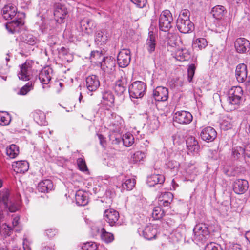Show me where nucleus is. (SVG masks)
<instances>
[{
    "mask_svg": "<svg viewBox=\"0 0 250 250\" xmlns=\"http://www.w3.org/2000/svg\"><path fill=\"white\" fill-rule=\"evenodd\" d=\"M205 250H222L221 246L214 242H210L206 245Z\"/></svg>",
    "mask_w": 250,
    "mask_h": 250,
    "instance_id": "6e6d98bb",
    "label": "nucleus"
},
{
    "mask_svg": "<svg viewBox=\"0 0 250 250\" xmlns=\"http://www.w3.org/2000/svg\"><path fill=\"white\" fill-rule=\"evenodd\" d=\"M157 44L156 35L152 31H149L146 41L145 47L149 54L155 51Z\"/></svg>",
    "mask_w": 250,
    "mask_h": 250,
    "instance_id": "aec40b11",
    "label": "nucleus"
},
{
    "mask_svg": "<svg viewBox=\"0 0 250 250\" xmlns=\"http://www.w3.org/2000/svg\"><path fill=\"white\" fill-rule=\"evenodd\" d=\"M167 166L171 169H177L179 167V164L175 160H168Z\"/></svg>",
    "mask_w": 250,
    "mask_h": 250,
    "instance_id": "4d7b16f0",
    "label": "nucleus"
},
{
    "mask_svg": "<svg viewBox=\"0 0 250 250\" xmlns=\"http://www.w3.org/2000/svg\"><path fill=\"white\" fill-rule=\"evenodd\" d=\"M80 24L82 30L85 31L89 34L91 33L92 30L95 27L94 21L90 19H83L82 20Z\"/></svg>",
    "mask_w": 250,
    "mask_h": 250,
    "instance_id": "c85d7f7f",
    "label": "nucleus"
},
{
    "mask_svg": "<svg viewBox=\"0 0 250 250\" xmlns=\"http://www.w3.org/2000/svg\"><path fill=\"white\" fill-rule=\"evenodd\" d=\"M127 87V81L125 79L123 78L116 82L114 86V90L117 95H121L126 91Z\"/></svg>",
    "mask_w": 250,
    "mask_h": 250,
    "instance_id": "a878e982",
    "label": "nucleus"
},
{
    "mask_svg": "<svg viewBox=\"0 0 250 250\" xmlns=\"http://www.w3.org/2000/svg\"><path fill=\"white\" fill-rule=\"evenodd\" d=\"M225 10L224 7L217 5L212 9L211 13L214 18L219 20L224 16Z\"/></svg>",
    "mask_w": 250,
    "mask_h": 250,
    "instance_id": "c9c22d12",
    "label": "nucleus"
},
{
    "mask_svg": "<svg viewBox=\"0 0 250 250\" xmlns=\"http://www.w3.org/2000/svg\"><path fill=\"white\" fill-rule=\"evenodd\" d=\"M130 51L128 49H123L119 52L117 56V62L121 67H125L130 62Z\"/></svg>",
    "mask_w": 250,
    "mask_h": 250,
    "instance_id": "1a4fd4ad",
    "label": "nucleus"
},
{
    "mask_svg": "<svg viewBox=\"0 0 250 250\" xmlns=\"http://www.w3.org/2000/svg\"><path fill=\"white\" fill-rule=\"evenodd\" d=\"M100 63L101 68L105 73L110 74L114 70L115 62L110 58L103 57Z\"/></svg>",
    "mask_w": 250,
    "mask_h": 250,
    "instance_id": "ddd939ff",
    "label": "nucleus"
},
{
    "mask_svg": "<svg viewBox=\"0 0 250 250\" xmlns=\"http://www.w3.org/2000/svg\"><path fill=\"white\" fill-rule=\"evenodd\" d=\"M34 120L39 124H43L44 122L45 115L43 112H36L34 115Z\"/></svg>",
    "mask_w": 250,
    "mask_h": 250,
    "instance_id": "3c124183",
    "label": "nucleus"
},
{
    "mask_svg": "<svg viewBox=\"0 0 250 250\" xmlns=\"http://www.w3.org/2000/svg\"><path fill=\"white\" fill-rule=\"evenodd\" d=\"M245 159L246 157L250 158V143L244 147Z\"/></svg>",
    "mask_w": 250,
    "mask_h": 250,
    "instance_id": "338daca9",
    "label": "nucleus"
},
{
    "mask_svg": "<svg viewBox=\"0 0 250 250\" xmlns=\"http://www.w3.org/2000/svg\"><path fill=\"white\" fill-rule=\"evenodd\" d=\"M24 24V21L21 18H19L16 20H13L7 23L5 25L6 28L9 32L14 33L19 32L20 28Z\"/></svg>",
    "mask_w": 250,
    "mask_h": 250,
    "instance_id": "6ab92c4d",
    "label": "nucleus"
},
{
    "mask_svg": "<svg viewBox=\"0 0 250 250\" xmlns=\"http://www.w3.org/2000/svg\"><path fill=\"white\" fill-rule=\"evenodd\" d=\"M46 233L49 237H52L57 233V230L56 229H48L46 230Z\"/></svg>",
    "mask_w": 250,
    "mask_h": 250,
    "instance_id": "69168bd1",
    "label": "nucleus"
},
{
    "mask_svg": "<svg viewBox=\"0 0 250 250\" xmlns=\"http://www.w3.org/2000/svg\"><path fill=\"white\" fill-rule=\"evenodd\" d=\"M20 71L18 73V76L20 80L22 81H28L30 79L32 75V64L30 62H26L20 66Z\"/></svg>",
    "mask_w": 250,
    "mask_h": 250,
    "instance_id": "423d86ee",
    "label": "nucleus"
},
{
    "mask_svg": "<svg viewBox=\"0 0 250 250\" xmlns=\"http://www.w3.org/2000/svg\"><path fill=\"white\" fill-rule=\"evenodd\" d=\"M179 229L177 228L173 232V235L177 238V240H180L182 238V234L179 231Z\"/></svg>",
    "mask_w": 250,
    "mask_h": 250,
    "instance_id": "774afa93",
    "label": "nucleus"
},
{
    "mask_svg": "<svg viewBox=\"0 0 250 250\" xmlns=\"http://www.w3.org/2000/svg\"><path fill=\"white\" fill-rule=\"evenodd\" d=\"M52 70L49 67H44L39 74V79L42 85V88H49L48 84L52 78Z\"/></svg>",
    "mask_w": 250,
    "mask_h": 250,
    "instance_id": "0eeeda50",
    "label": "nucleus"
},
{
    "mask_svg": "<svg viewBox=\"0 0 250 250\" xmlns=\"http://www.w3.org/2000/svg\"><path fill=\"white\" fill-rule=\"evenodd\" d=\"M171 202L167 201H162V200H158V204L159 207L164 208V209H168L170 208V205Z\"/></svg>",
    "mask_w": 250,
    "mask_h": 250,
    "instance_id": "680f3d73",
    "label": "nucleus"
},
{
    "mask_svg": "<svg viewBox=\"0 0 250 250\" xmlns=\"http://www.w3.org/2000/svg\"><path fill=\"white\" fill-rule=\"evenodd\" d=\"M233 122L229 117H227L221 123V127L224 129L228 130L232 127Z\"/></svg>",
    "mask_w": 250,
    "mask_h": 250,
    "instance_id": "de8ad7c7",
    "label": "nucleus"
},
{
    "mask_svg": "<svg viewBox=\"0 0 250 250\" xmlns=\"http://www.w3.org/2000/svg\"><path fill=\"white\" fill-rule=\"evenodd\" d=\"M196 67L195 64H191L189 65L188 69V78L189 82L192 81V78L194 75Z\"/></svg>",
    "mask_w": 250,
    "mask_h": 250,
    "instance_id": "8fccbe9b",
    "label": "nucleus"
},
{
    "mask_svg": "<svg viewBox=\"0 0 250 250\" xmlns=\"http://www.w3.org/2000/svg\"><path fill=\"white\" fill-rule=\"evenodd\" d=\"M236 78L238 82L243 83L247 78V68L244 63L239 64L236 68Z\"/></svg>",
    "mask_w": 250,
    "mask_h": 250,
    "instance_id": "4be33fe9",
    "label": "nucleus"
},
{
    "mask_svg": "<svg viewBox=\"0 0 250 250\" xmlns=\"http://www.w3.org/2000/svg\"><path fill=\"white\" fill-rule=\"evenodd\" d=\"M173 195L171 192H165L162 194L161 196L159 197L158 200L171 202L173 200Z\"/></svg>",
    "mask_w": 250,
    "mask_h": 250,
    "instance_id": "09e8293b",
    "label": "nucleus"
},
{
    "mask_svg": "<svg viewBox=\"0 0 250 250\" xmlns=\"http://www.w3.org/2000/svg\"><path fill=\"white\" fill-rule=\"evenodd\" d=\"M190 57L188 51L186 48L177 50L175 54V58L180 61H184L188 60Z\"/></svg>",
    "mask_w": 250,
    "mask_h": 250,
    "instance_id": "473e14b6",
    "label": "nucleus"
},
{
    "mask_svg": "<svg viewBox=\"0 0 250 250\" xmlns=\"http://www.w3.org/2000/svg\"><path fill=\"white\" fill-rule=\"evenodd\" d=\"M109 38V35L106 30L102 29L95 32L94 41L97 45H103L107 42Z\"/></svg>",
    "mask_w": 250,
    "mask_h": 250,
    "instance_id": "9d476101",
    "label": "nucleus"
},
{
    "mask_svg": "<svg viewBox=\"0 0 250 250\" xmlns=\"http://www.w3.org/2000/svg\"><path fill=\"white\" fill-rule=\"evenodd\" d=\"M208 45L207 40L203 38L196 39L193 42L192 46L194 49L201 50L205 49Z\"/></svg>",
    "mask_w": 250,
    "mask_h": 250,
    "instance_id": "f704fd0d",
    "label": "nucleus"
},
{
    "mask_svg": "<svg viewBox=\"0 0 250 250\" xmlns=\"http://www.w3.org/2000/svg\"><path fill=\"white\" fill-rule=\"evenodd\" d=\"M12 166L14 170L17 173H24L29 169V164L26 161L14 162Z\"/></svg>",
    "mask_w": 250,
    "mask_h": 250,
    "instance_id": "5701e85b",
    "label": "nucleus"
},
{
    "mask_svg": "<svg viewBox=\"0 0 250 250\" xmlns=\"http://www.w3.org/2000/svg\"><path fill=\"white\" fill-rule=\"evenodd\" d=\"M108 127L109 129L113 132L118 131L120 128L119 124L115 123L114 122H111L108 125Z\"/></svg>",
    "mask_w": 250,
    "mask_h": 250,
    "instance_id": "052dcab7",
    "label": "nucleus"
},
{
    "mask_svg": "<svg viewBox=\"0 0 250 250\" xmlns=\"http://www.w3.org/2000/svg\"><path fill=\"white\" fill-rule=\"evenodd\" d=\"M3 221V218L0 220V233H2L4 235L9 236L12 231V228L6 223H2Z\"/></svg>",
    "mask_w": 250,
    "mask_h": 250,
    "instance_id": "58836bf2",
    "label": "nucleus"
},
{
    "mask_svg": "<svg viewBox=\"0 0 250 250\" xmlns=\"http://www.w3.org/2000/svg\"><path fill=\"white\" fill-rule=\"evenodd\" d=\"M82 249L83 250H97V246L95 243L87 242L83 244Z\"/></svg>",
    "mask_w": 250,
    "mask_h": 250,
    "instance_id": "864d4df0",
    "label": "nucleus"
},
{
    "mask_svg": "<svg viewBox=\"0 0 250 250\" xmlns=\"http://www.w3.org/2000/svg\"><path fill=\"white\" fill-rule=\"evenodd\" d=\"M227 250H242L240 246L237 244H230L227 247Z\"/></svg>",
    "mask_w": 250,
    "mask_h": 250,
    "instance_id": "e2e57ef3",
    "label": "nucleus"
},
{
    "mask_svg": "<svg viewBox=\"0 0 250 250\" xmlns=\"http://www.w3.org/2000/svg\"><path fill=\"white\" fill-rule=\"evenodd\" d=\"M232 155L234 159H245V150L244 147L236 146L232 148Z\"/></svg>",
    "mask_w": 250,
    "mask_h": 250,
    "instance_id": "72a5a7b5",
    "label": "nucleus"
},
{
    "mask_svg": "<svg viewBox=\"0 0 250 250\" xmlns=\"http://www.w3.org/2000/svg\"><path fill=\"white\" fill-rule=\"evenodd\" d=\"M5 207L11 212H15L17 211L20 208V204L18 201H16L14 198L10 199L7 205H5Z\"/></svg>",
    "mask_w": 250,
    "mask_h": 250,
    "instance_id": "4c0bfd02",
    "label": "nucleus"
},
{
    "mask_svg": "<svg viewBox=\"0 0 250 250\" xmlns=\"http://www.w3.org/2000/svg\"><path fill=\"white\" fill-rule=\"evenodd\" d=\"M76 204L79 206H85L88 203V198L86 193L83 191H77L75 195Z\"/></svg>",
    "mask_w": 250,
    "mask_h": 250,
    "instance_id": "7c9ffc66",
    "label": "nucleus"
},
{
    "mask_svg": "<svg viewBox=\"0 0 250 250\" xmlns=\"http://www.w3.org/2000/svg\"><path fill=\"white\" fill-rule=\"evenodd\" d=\"M2 16L3 18L8 20L13 18L17 13V8L16 7L8 5L5 6L2 10Z\"/></svg>",
    "mask_w": 250,
    "mask_h": 250,
    "instance_id": "393cba45",
    "label": "nucleus"
},
{
    "mask_svg": "<svg viewBox=\"0 0 250 250\" xmlns=\"http://www.w3.org/2000/svg\"><path fill=\"white\" fill-rule=\"evenodd\" d=\"M192 115L186 111L176 112L174 116V119L176 122L182 125H187L192 121Z\"/></svg>",
    "mask_w": 250,
    "mask_h": 250,
    "instance_id": "6e6552de",
    "label": "nucleus"
},
{
    "mask_svg": "<svg viewBox=\"0 0 250 250\" xmlns=\"http://www.w3.org/2000/svg\"><path fill=\"white\" fill-rule=\"evenodd\" d=\"M249 184L246 180L237 179L233 184V190L238 194L244 193L248 189Z\"/></svg>",
    "mask_w": 250,
    "mask_h": 250,
    "instance_id": "f3484780",
    "label": "nucleus"
},
{
    "mask_svg": "<svg viewBox=\"0 0 250 250\" xmlns=\"http://www.w3.org/2000/svg\"><path fill=\"white\" fill-rule=\"evenodd\" d=\"M34 87V83L32 81L29 82L27 83L25 85L22 86L20 92H19V94L21 95H25L28 93L30 90L33 89Z\"/></svg>",
    "mask_w": 250,
    "mask_h": 250,
    "instance_id": "a18cd8bd",
    "label": "nucleus"
},
{
    "mask_svg": "<svg viewBox=\"0 0 250 250\" xmlns=\"http://www.w3.org/2000/svg\"><path fill=\"white\" fill-rule=\"evenodd\" d=\"M146 88V84L141 81L133 82L128 87L129 95L133 98H142Z\"/></svg>",
    "mask_w": 250,
    "mask_h": 250,
    "instance_id": "20e7f679",
    "label": "nucleus"
},
{
    "mask_svg": "<svg viewBox=\"0 0 250 250\" xmlns=\"http://www.w3.org/2000/svg\"><path fill=\"white\" fill-rule=\"evenodd\" d=\"M134 4L136 5L139 8H143L146 3V0H130Z\"/></svg>",
    "mask_w": 250,
    "mask_h": 250,
    "instance_id": "bf43d9fd",
    "label": "nucleus"
},
{
    "mask_svg": "<svg viewBox=\"0 0 250 250\" xmlns=\"http://www.w3.org/2000/svg\"><path fill=\"white\" fill-rule=\"evenodd\" d=\"M153 96L156 101H166L168 97V89L163 86H157L153 90Z\"/></svg>",
    "mask_w": 250,
    "mask_h": 250,
    "instance_id": "4468645a",
    "label": "nucleus"
},
{
    "mask_svg": "<svg viewBox=\"0 0 250 250\" xmlns=\"http://www.w3.org/2000/svg\"><path fill=\"white\" fill-rule=\"evenodd\" d=\"M10 117L6 112H0V125H7L10 123Z\"/></svg>",
    "mask_w": 250,
    "mask_h": 250,
    "instance_id": "c03bdc74",
    "label": "nucleus"
},
{
    "mask_svg": "<svg viewBox=\"0 0 250 250\" xmlns=\"http://www.w3.org/2000/svg\"><path fill=\"white\" fill-rule=\"evenodd\" d=\"M194 239L197 241L205 242L209 237L208 228L205 224H197L193 229Z\"/></svg>",
    "mask_w": 250,
    "mask_h": 250,
    "instance_id": "39448f33",
    "label": "nucleus"
},
{
    "mask_svg": "<svg viewBox=\"0 0 250 250\" xmlns=\"http://www.w3.org/2000/svg\"><path fill=\"white\" fill-rule=\"evenodd\" d=\"M135 185V181L134 179H128L122 184V188L124 189L131 190L133 188Z\"/></svg>",
    "mask_w": 250,
    "mask_h": 250,
    "instance_id": "49530a36",
    "label": "nucleus"
},
{
    "mask_svg": "<svg viewBox=\"0 0 250 250\" xmlns=\"http://www.w3.org/2000/svg\"><path fill=\"white\" fill-rule=\"evenodd\" d=\"M13 198L10 195V192L8 189H5L0 192V200L1 201L4 206L7 205L8 202Z\"/></svg>",
    "mask_w": 250,
    "mask_h": 250,
    "instance_id": "ea45409f",
    "label": "nucleus"
},
{
    "mask_svg": "<svg viewBox=\"0 0 250 250\" xmlns=\"http://www.w3.org/2000/svg\"><path fill=\"white\" fill-rule=\"evenodd\" d=\"M186 172L187 173L192 175L196 174V167L194 165H191L188 167L186 169Z\"/></svg>",
    "mask_w": 250,
    "mask_h": 250,
    "instance_id": "0e129e2a",
    "label": "nucleus"
},
{
    "mask_svg": "<svg viewBox=\"0 0 250 250\" xmlns=\"http://www.w3.org/2000/svg\"><path fill=\"white\" fill-rule=\"evenodd\" d=\"M165 181V177L161 174H153L147 178V183L150 187L156 184H162Z\"/></svg>",
    "mask_w": 250,
    "mask_h": 250,
    "instance_id": "cd10ccee",
    "label": "nucleus"
},
{
    "mask_svg": "<svg viewBox=\"0 0 250 250\" xmlns=\"http://www.w3.org/2000/svg\"><path fill=\"white\" fill-rule=\"evenodd\" d=\"M200 136L201 139L205 141L212 142L216 138L217 132L213 128L208 126L202 129Z\"/></svg>",
    "mask_w": 250,
    "mask_h": 250,
    "instance_id": "9b49d317",
    "label": "nucleus"
},
{
    "mask_svg": "<svg viewBox=\"0 0 250 250\" xmlns=\"http://www.w3.org/2000/svg\"><path fill=\"white\" fill-rule=\"evenodd\" d=\"M101 237L102 240L106 243H111L114 239L113 234L107 232L104 228L101 229Z\"/></svg>",
    "mask_w": 250,
    "mask_h": 250,
    "instance_id": "e433bc0d",
    "label": "nucleus"
},
{
    "mask_svg": "<svg viewBox=\"0 0 250 250\" xmlns=\"http://www.w3.org/2000/svg\"><path fill=\"white\" fill-rule=\"evenodd\" d=\"M102 57V54L98 51H92L90 54V59L91 61H96Z\"/></svg>",
    "mask_w": 250,
    "mask_h": 250,
    "instance_id": "13d9d810",
    "label": "nucleus"
},
{
    "mask_svg": "<svg viewBox=\"0 0 250 250\" xmlns=\"http://www.w3.org/2000/svg\"><path fill=\"white\" fill-rule=\"evenodd\" d=\"M122 140L125 146L129 147L134 143V137L130 133H126L123 135Z\"/></svg>",
    "mask_w": 250,
    "mask_h": 250,
    "instance_id": "a19ab883",
    "label": "nucleus"
},
{
    "mask_svg": "<svg viewBox=\"0 0 250 250\" xmlns=\"http://www.w3.org/2000/svg\"><path fill=\"white\" fill-rule=\"evenodd\" d=\"M67 13V9L65 6L60 4H56L54 11L56 21L59 23L63 22Z\"/></svg>",
    "mask_w": 250,
    "mask_h": 250,
    "instance_id": "f8f14e48",
    "label": "nucleus"
},
{
    "mask_svg": "<svg viewBox=\"0 0 250 250\" xmlns=\"http://www.w3.org/2000/svg\"><path fill=\"white\" fill-rule=\"evenodd\" d=\"M102 103L109 107L113 106L114 103V96L113 94L110 91L104 92Z\"/></svg>",
    "mask_w": 250,
    "mask_h": 250,
    "instance_id": "c756f323",
    "label": "nucleus"
},
{
    "mask_svg": "<svg viewBox=\"0 0 250 250\" xmlns=\"http://www.w3.org/2000/svg\"><path fill=\"white\" fill-rule=\"evenodd\" d=\"M104 217L111 226L115 225L119 218L118 212L113 209H107L104 211Z\"/></svg>",
    "mask_w": 250,
    "mask_h": 250,
    "instance_id": "dca6fc26",
    "label": "nucleus"
},
{
    "mask_svg": "<svg viewBox=\"0 0 250 250\" xmlns=\"http://www.w3.org/2000/svg\"><path fill=\"white\" fill-rule=\"evenodd\" d=\"M145 157L146 155L144 153L139 151L134 154L132 159L134 162H138L142 160Z\"/></svg>",
    "mask_w": 250,
    "mask_h": 250,
    "instance_id": "5fc2aeb1",
    "label": "nucleus"
},
{
    "mask_svg": "<svg viewBox=\"0 0 250 250\" xmlns=\"http://www.w3.org/2000/svg\"><path fill=\"white\" fill-rule=\"evenodd\" d=\"M77 165L80 170L86 171L88 170L85 160L82 158H79L77 160Z\"/></svg>",
    "mask_w": 250,
    "mask_h": 250,
    "instance_id": "603ef678",
    "label": "nucleus"
},
{
    "mask_svg": "<svg viewBox=\"0 0 250 250\" xmlns=\"http://www.w3.org/2000/svg\"><path fill=\"white\" fill-rule=\"evenodd\" d=\"M243 91L240 86L232 87L229 91L228 102L232 105L238 106L242 101Z\"/></svg>",
    "mask_w": 250,
    "mask_h": 250,
    "instance_id": "7ed1b4c3",
    "label": "nucleus"
},
{
    "mask_svg": "<svg viewBox=\"0 0 250 250\" xmlns=\"http://www.w3.org/2000/svg\"><path fill=\"white\" fill-rule=\"evenodd\" d=\"M164 215V209H162L161 207L158 206L154 208L152 215L154 219L158 220L160 219Z\"/></svg>",
    "mask_w": 250,
    "mask_h": 250,
    "instance_id": "37998d69",
    "label": "nucleus"
},
{
    "mask_svg": "<svg viewBox=\"0 0 250 250\" xmlns=\"http://www.w3.org/2000/svg\"><path fill=\"white\" fill-rule=\"evenodd\" d=\"M19 148L15 144L9 145L6 149V155L10 159L16 158L19 154Z\"/></svg>",
    "mask_w": 250,
    "mask_h": 250,
    "instance_id": "2f4dec72",
    "label": "nucleus"
},
{
    "mask_svg": "<svg viewBox=\"0 0 250 250\" xmlns=\"http://www.w3.org/2000/svg\"><path fill=\"white\" fill-rule=\"evenodd\" d=\"M235 47L239 53H245L250 49V42L243 38L237 39L235 42Z\"/></svg>",
    "mask_w": 250,
    "mask_h": 250,
    "instance_id": "a211bd4d",
    "label": "nucleus"
},
{
    "mask_svg": "<svg viewBox=\"0 0 250 250\" xmlns=\"http://www.w3.org/2000/svg\"><path fill=\"white\" fill-rule=\"evenodd\" d=\"M190 11L188 9L182 10L176 21V26L179 31L184 34L191 32L194 29V24L189 20Z\"/></svg>",
    "mask_w": 250,
    "mask_h": 250,
    "instance_id": "f257e3e1",
    "label": "nucleus"
},
{
    "mask_svg": "<svg viewBox=\"0 0 250 250\" xmlns=\"http://www.w3.org/2000/svg\"><path fill=\"white\" fill-rule=\"evenodd\" d=\"M188 153L197 152L200 148L197 140L194 137L190 136L186 140Z\"/></svg>",
    "mask_w": 250,
    "mask_h": 250,
    "instance_id": "b1692460",
    "label": "nucleus"
},
{
    "mask_svg": "<svg viewBox=\"0 0 250 250\" xmlns=\"http://www.w3.org/2000/svg\"><path fill=\"white\" fill-rule=\"evenodd\" d=\"M100 86L98 77L95 75L88 76L86 79V86L90 92L96 91Z\"/></svg>",
    "mask_w": 250,
    "mask_h": 250,
    "instance_id": "412c9836",
    "label": "nucleus"
},
{
    "mask_svg": "<svg viewBox=\"0 0 250 250\" xmlns=\"http://www.w3.org/2000/svg\"><path fill=\"white\" fill-rule=\"evenodd\" d=\"M138 232L142 233L145 238L152 240L155 238L157 233V230L153 225H148L144 229H138Z\"/></svg>",
    "mask_w": 250,
    "mask_h": 250,
    "instance_id": "2eb2a0df",
    "label": "nucleus"
},
{
    "mask_svg": "<svg viewBox=\"0 0 250 250\" xmlns=\"http://www.w3.org/2000/svg\"><path fill=\"white\" fill-rule=\"evenodd\" d=\"M173 21V17L170 11H163L160 14L159 19L160 30L165 32L168 31L172 27L171 24Z\"/></svg>",
    "mask_w": 250,
    "mask_h": 250,
    "instance_id": "f03ea898",
    "label": "nucleus"
},
{
    "mask_svg": "<svg viewBox=\"0 0 250 250\" xmlns=\"http://www.w3.org/2000/svg\"><path fill=\"white\" fill-rule=\"evenodd\" d=\"M53 185L52 181L46 179L40 182L38 185L37 188L39 192H47L53 189Z\"/></svg>",
    "mask_w": 250,
    "mask_h": 250,
    "instance_id": "bb28decb",
    "label": "nucleus"
},
{
    "mask_svg": "<svg viewBox=\"0 0 250 250\" xmlns=\"http://www.w3.org/2000/svg\"><path fill=\"white\" fill-rule=\"evenodd\" d=\"M23 42L30 45H34L37 42L36 37L31 34H24L22 35Z\"/></svg>",
    "mask_w": 250,
    "mask_h": 250,
    "instance_id": "79ce46f5",
    "label": "nucleus"
}]
</instances>
